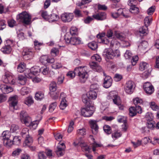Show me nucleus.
Returning <instances> with one entry per match:
<instances>
[{
  "instance_id": "5701e85b",
  "label": "nucleus",
  "mask_w": 159,
  "mask_h": 159,
  "mask_svg": "<svg viewBox=\"0 0 159 159\" xmlns=\"http://www.w3.org/2000/svg\"><path fill=\"white\" fill-rule=\"evenodd\" d=\"M11 48L9 45L4 46L1 49V51L5 54H9L11 52Z\"/></svg>"
},
{
  "instance_id": "c9c22d12",
  "label": "nucleus",
  "mask_w": 159,
  "mask_h": 159,
  "mask_svg": "<svg viewBox=\"0 0 159 159\" xmlns=\"http://www.w3.org/2000/svg\"><path fill=\"white\" fill-rule=\"evenodd\" d=\"M3 143L4 145L7 148L11 147L13 144V142L10 139L3 140Z\"/></svg>"
},
{
  "instance_id": "412c9836",
  "label": "nucleus",
  "mask_w": 159,
  "mask_h": 159,
  "mask_svg": "<svg viewBox=\"0 0 159 159\" xmlns=\"http://www.w3.org/2000/svg\"><path fill=\"white\" fill-rule=\"evenodd\" d=\"M118 11H119V13L121 15H122L124 17L126 18L129 17V13L130 11L128 9L120 8L118 10Z\"/></svg>"
},
{
  "instance_id": "e433bc0d",
  "label": "nucleus",
  "mask_w": 159,
  "mask_h": 159,
  "mask_svg": "<svg viewBox=\"0 0 159 159\" xmlns=\"http://www.w3.org/2000/svg\"><path fill=\"white\" fill-rule=\"evenodd\" d=\"M115 35L116 38L121 40H123L125 38V35L124 34L118 31H115Z\"/></svg>"
},
{
  "instance_id": "de8ad7c7",
  "label": "nucleus",
  "mask_w": 159,
  "mask_h": 159,
  "mask_svg": "<svg viewBox=\"0 0 159 159\" xmlns=\"http://www.w3.org/2000/svg\"><path fill=\"white\" fill-rule=\"evenodd\" d=\"M40 13L43 19L46 20H48L49 18V16L48 15L47 11H41L40 12Z\"/></svg>"
},
{
  "instance_id": "09e8293b",
  "label": "nucleus",
  "mask_w": 159,
  "mask_h": 159,
  "mask_svg": "<svg viewBox=\"0 0 159 159\" xmlns=\"http://www.w3.org/2000/svg\"><path fill=\"white\" fill-rule=\"evenodd\" d=\"M45 152L43 151H40L38 153V159H46L47 158Z\"/></svg>"
},
{
  "instance_id": "473e14b6",
  "label": "nucleus",
  "mask_w": 159,
  "mask_h": 159,
  "mask_svg": "<svg viewBox=\"0 0 159 159\" xmlns=\"http://www.w3.org/2000/svg\"><path fill=\"white\" fill-rule=\"evenodd\" d=\"M44 98V94L41 92L36 93L35 94V99L37 100H41Z\"/></svg>"
},
{
  "instance_id": "423d86ee",
  "label": "nucleus",
  "mask_w": 159,
  "mask_h": 159,
  "mask_svg": "<svg viewBox=\"0 0 159 159\" xmlns=\"http://www.w3.org/2000/svg\"><path fill=\"white\" fill-rule=\"evenodd\" d=\"M20 116L21 121L26 125H28L29 122L32 121L31 118L24 111H22L20 112Z\"/></svg>"
},
{
  "instance_id": "f3484780",
  "label": "nucleus",
  "mask_w": 159,
  "mask_h": 159,
  "mask_svg": "<svg viewBox=\"0 0 159 159\" xmlns=\"http://www.w3.org/2000/svg\"><path fill=\"white\" fill-rule=\"evenodd\" d=\"M0 89L2 92L4 93H8L13 91V88L6 85L3 84L0 86Z\"/></svg>"
},
{
  "instance_id": "ddd939ff",
  "label": "nucleus",
  "mask_w": 159,
  "mask_h": 159,
  "mask_svg": "<svg viewBox=\"0 0 159 159\" xmlns=\"http://www.w3.org/2000/svg\"><path fill=\"white\" fill-rule=\"evenodd\" d=\"M40 61L43 64H46L48 63H52L54 61L53 58H49L47 55H44L41 57L40 59Z\"/></svg>"
},
{
  "instance_id": "a18cd8bd",
  "label": "nucleus",
  "mask_w": 159,
  "mask_h": 159,
  "mask_svg": "<svg viewBox=\"0 0 159 159\" xmlns=\"http://www.w3.org/2000/svg\"><path fill=\"white\" fill-rule=\"evenodd\" d=\"M74 12L76 17H80L83 16V15L82 13V11L79 10L78 8H76L74 11Z\"/></svg>"
},
{
  "instance_id": "a19ab883",
  "label": "nucleus",
  "mask_w": 159,
  "mask_h": 159,
  "mask_svg": "<svg viewBox=\"0 0 159 159\" xmlns=\"http://www.w3.org/2000/svg\"><path fill=\"white\" fill-rule=\"evenodd\" d=\"M90 99L87 93L84 94L82 96V101L85 104L88 103L89 102Z\"/></svg>"
},
{
  "instance_id": "3c124183",
  "label": "nucleus",
  "mask_w": 159,
  "mask_h": 159,
  "mask_svg": "<svg viewBox=\"0 0 159 159\" xmlns=\"http://www.w3.org/2000/svg\"><path fill=\"white\" fill-rule=\"evenodd\" d=\"M29 130L27 128H24L22 130L21 134L22 137L25 138V137L29 135Z\"/></svg>"
},
{
  "instance_id": "603ef678",
  "label": "nucleus",
  "mask_w": 159,
  "mask_h": 159,
  "mask_svg": "<svg viewBox=\"0 0 159 159\" xmlns=\"http://www.w3.org/2000/svg\"><path fill=\"white\" fill-rule=\"evenodd\" d=\"M150 105L151 108L154 111H157L158 110L159 107L155 102H152L150 103Z\"/></svg>"
},
{
  "instance_id": "052dcab7",
  "label": "nucleus",
  "mask_w": 159,
  "mask_h": 159,
  "mask_svg": "<svg viewBox=\"0 0 159 159\" xmlns=\"http://www.w3.org/2000/svg\"><path fill=\"white\" fill-rule=\"evenodd\" d=\"M74 125V122L73 121L71 120L70 121L68 129V132L69 133L71 132L73 129V126Z\"/></svg>"
},
{
  "instance_id": "9d476101",
  "label": "nucleus",
  "mask_w": 159,
  "mask_h": 159,
  "mask_svg": "<svg viewBox=\"0 0 159 159\" xmlns=\"http://www.w3.org/2000/svg\"><path fill=\"white\" fill-rule=\"evenodd\" d=\"M143 88L146 93L148 95H151L154 91L153 86L149 82L145 83L143 84Z\"/></svg>"
},
{
  "instance_id": "864d4df0",
  "label": "nucleus",
  "mask_w": 159,
  "mask_h": 159,
  "mask_svg": "<svg viewBox=\"0 0 159 159\" xmlns=\"http://www.w3.org/2000/svg\"><path fill=\"white\" fill-rule=\"evenodd\" d=\"M133 102L134 104L136 105H140L142 104L143 101L142 99L139 98H136L134 99Z\"/></svg>"
},
{
  "instance_id": "4468645a",
  "label": "nucleus",
  "mask_w": 159,
  "mask_h": 159,
  "mask_svg": "<svg viewBox=\"0 0 159 159\" xmlns=\"http://www.w3.org/2000/svg\"><path fill=\"white\" fill-rule=\"evenodd\" d=\"M104 75L106 76L104 79V82L103 84V87L106 88H108L111 85L112 79L110 76H106L105 73H103Z\"/></svg>"
},
{
  "instance_id": "8fccbe9b",
  "label": "nucleus",
  "mask_w": 159,
  "mask_h": 159,
  "mask_svg": "<svg viewBox=\"0 0 159 159\" xmlns=\"http://www.w3.org/2000/svg\"><path fill=\"white\" fill-rule=\"evenodd\" d=\"M122 134L120 132L115 131L112 134V136L113 138L116 139L120 137Z\"/></svg>"
},
{
  "instance_id": "37998d69",
  "label": "nucleus",
  "mask_w": 159,
  "mask_h": 159,
  "mask_svg": "<svg viewBox=\"0 0 159 159\" xmlns=\"http://www.w3.org/2000/svg\"><path fill=\"white\" fill-rule=\"evenodd\" d=\"M148 66V65L146 63L144 62H141L140 64L139 69L143 71L146 69Z\"/></svg>"
},
{
  "instance_id": "79ce46f5",
  "label": "nucleus",
  "mask_w": 159,
  "mask_h": 159,
  "mask_svg": "<svg viewBox=\"0 0 159 159\" xmlns=\"http://www.w3.org/2000/svg\"><path fill=\"white\" fill-rule=\"evenodd\" d=\"M88 46L90 49L93 50H95L98 47L97 43L94 41L89 43L88 44Z\"/></svg>"
},
{
  "instance_id": "cd10ccee",
  "label": "nucleus",
  "mask_w": 159,
  "mask_h": 159,
  "mask_svg": "<svg viewBox=\"0 0 159 159\" xmlns=\"http://www.w3.org/2000/svg\"><path fill=\"white\" fill-rule=\"evenodd\" d=\"M59 19V16L55 13H52L49 16V18L48 20L49 22H54L58 20Z\"/></svg>"
},
{
  "instance_id": "aec40b11",
  "label": "nucleus",
  "mask_w": 159,
  "mask_h": 159,
  "mask_svg": "<svg viewBox=\"0 0 159 159\" xmlns=\"http://www.w3.org/2000/svg\"><path fill=\"white\" fill-rule=\"evenodd\" d=\"M22 54L24 58L26 59L27 58L30 57V56L33 54V53L30 49L25 48L22 52Z\"/></svg>"
},
{
  "instance_id": "6e6552de",
  "label": "nucleus",
  "mask_w": 159,
  "mask_h": 159,
  "mask_svg": "<svg viewBox=\"0 0 159 159\" xmlns=\"http://www.w3.org/2000/svg\"><path fill=\"white\" fill-rule=\"evenodd\" d=\"M74 17V15L72 13L66 12L61 15V18L63 22H69L72 20Z\"/></svg>"
},
{
  "instance_id": "0eeeda50",
  "label": "nucleus",
  "mask_w": 159,
  "mask_h": 159,
  "mask_svg": "<svg viewBox=\"0 0 159 159\" xmlns=\"http://www.w3.org/2000/svg\"><path fill=\"white\" fill-rule=\"evenodd\" d=\"M65 40L66 43L68 44H70L73 45L78 44L81 43L80 39L76 37H72L70 38L65 36Z\"/></svg>"
},
{
  "instance_id": "f03ea898",
  "label": "nucleus",
  "mask_w": 159,
  "mask_h": 159,
  "mask_svg": "<svg viewBox=\"0 0 159 159\" xmlns=\"http://www.w3.org/2000/svg\"><path fill=\"white\" fill-rule=\"evenodd\" d=\"M95 111V107L93 104H89L86 107L83 108L81 111V114L85 117L91 116Z\"/></svg>"
},
{
  "instance_id": "49530a36",
  "label": "nucleus",
  "mask_w": 159,
  "mask_h": 159,
  "mask_svg": "<svg viewBox=\"0 0 159 159\" xmlns=\"http://www.w3.org/2000/svg\"><path fill=\"white\" fill-rule=\"evenodd\" d=\"M50 93H53L55 92L57 89L56 84L55 82H52L50 84L49 87Z\"/></svg>"
},
{
  "instance_id": "f704fd0d",
  "label": "nucleus",
  "mask_w": 159,
  "mask_h": 159,
  "mask_svg": "<svg viewBox=\"0 0 159 159\" xmlns=\"http://www.w3.org/2000/svg\"><path fill=\"white\" fill-rule=\"evenodd\" d=\"M40 71L44 75H48L50 72L49 68L46 66H44L40 68Z\"/></svg>"
},
{
  "instance_id": "680f3d73",
  "label": "nucleus",
  "mask_w": 159,
  "mask_h": 159,
  "mask_svg": "<svg viewBox=\"0 0 159 159\" xmlns=\"http://www.w3.org/2000/svg\"><path fill=\"white\" fill-rule=\"evenodd\" d=\"M110 44V47L112 48L115 46L116 48H117L119 45V43L115 39H113L111 40Z\"/></svg>"
},
{
  "instance_id": "13d9d810",
  "label": "nucleus",
  "mask_w": 159,
  "mask_h": 159,
  "mask_svg": "<svg viewBox=\"0 0 159 159\" xmlns=\"http://www.w3.org/2000/svg\"><path fill=\"white\" fill-rule=\"evenodd\" d=\"M91 59L93 61H97L100 62L101 61V58L100 56L98 54H95L91 57Z\"/></svg>"
},
{
  "instance_id": "20e7f679",
  "label": "nucleus",
  "mask_w": 159,
  "mask_h": 159,
  "mask_svg": "<svg viewBox=\"0 0 159 159\" xmlns=\"http://www.w3.org/2000/svg\"><path fill=\"white\" fill-rule=\"evenodd\" d=\"M2 80L4 83L14 84L15 80L13 78L12 74L9 72H5L4 75L2 76Z\"/></svg>"
},
{
  "instance_id": "2f4dec72",
  "label": "nucleus",
  "mask_w": 159,
  "mask_h": 159,
  "mask_svg": "<svg viewBox=\"0 0 159 159\" xmlns=\"http://www.w3.org/2000/svg\"><path fill=\"white\" fill-rule=\"evenodd\" d=\"M26 81V79L24 76L20 75L18 77L17 82L21 85H24L25 84Z\"/></svg>"
},
{
  "instance_id": "1a4fd4ad",
  "label": "nucleus",
  "mask_w": 159,
  "mask_h": 159,
  "mask_svg": "<svg viewBox=\"0 0 159 159\" xmlns=\"http://www.w3.org/2000/svg\"><path fill=\"white\" fill-rule=\"evenodd\" d=\"M134 83L131 81H127L125 86V90L126 93L130 94L132 93L134 90Z\"/></svg>"
},
{
  "instance_id": "72a5a7b5",
  "label": "nucleus",
  "mask_w": 159,
  "mask_h": 159,
  "mask_svg": "<svg viewBox=\"0 0 159 159\" xmlns=\"http://www.w3.org/2000/svg\"><path fill=\"white\" fill-rule=\"evenodd\" d=\"M129 11L134 14H137L139 12V9L135 5L131 6L130 8Z\"/></svg>"
},
{
  "instance_id": "4d7b16f0",
  "label": "nucleus",
  "mask_w": 159,
  "mask_h": 159,
  "mask_svg": "<svg viewBox=\"0 0 159 159\" xmlns=\"http://www.w3.org/2000/svg\"><path fill=\"white\" fill-rule=\"evenodd\" d=\"M147 27L143 26L141 27L139 29V32L142 34H147L148 32Z\"/></svg>"
},
{
  "instance_id": "b1692460",
  "label": "nucleus",
  "mask_w": 159,
  "mask_h": 159,
  "mask_svg": "<svg viewBox=\"0 0 159 159\" xmlns=\"http://www.w3.org/2000/svg\"><path fill=\"white\" fill-rule=\"evenodd\" d=\"M30 92V90L29 88L25 86L20 89V93L21 95L24 96L28 94Z\"/></svg>"
},
{
  "instance_id": "39448f33",
  "label": "nucleus",
  "mask_w": 159,
  "mask_h": 159,
  "mask_svg": "<svg viewBox=\"0 0 159 159\" xmlns=\"http://www.w3.org/2000/svg\"><path fill=\"white\" fill-rule=\"evenodd\" d=\"M18 18L24 23L28 25L30 22L31 16L26 12H23L18 16ZM18 18V17H17Z\"/></svg>"
},
{
  "instance_id": "c03bdc74",
  "label": "nucleus",
  "mask_w": 159,
  "mask_h": 159,
  "mask_svg": "<svg viewBox=\"0 0 159 159\" xmlns=\"http://www.w3.org/2000/svg\"><path fill=\"white\" fill-rule=\"evenodd\" d=\"M152 21V18L151 16H147L144 20V23L145 26L148 27L149 25Z\"/></svg>"
},
{
  "instance_id": "bf43d9fd",
  "label": "nucleus",
  "mask_w": 159,
  "mask_h": 159,
  "mask_svg": "<svg viewBox=\"0 0 159 159\" xmlns=\"http://www.w3.org/2000/svg\"><path fill=\"white\" fill-rule=\"evenodd\" d=\"M104 131L107 134H110L111 133V131L110 126L108 125H105L103 127Z\"/></svg>"
},
{
  "instance_id": "a878e982",
  "label": "nucleus",
  "mask_w": 159,
  "mask_h": 159,
  "mask_svg": "<svg viewBox=\"0 0 159 159\" xmlns=\"http://www.w3.org/2000/svg\"><path fill=\"white\" fill-rule=\"evenodd\" d=\"M65 149L61 148V146H57L56 153L58 157L63 156L65 153Z\"/></svg>"
},
{
  "instance_id": "c756f323",
  "label": "nucleus",
  "mask_w": 159,
  "mask_h": 159,
  "mask_svg": "<svg viewBox=\"0 0 159 159\" xmlns=\"http://www.w3.org/2000/svg\"><path fill=\"white\" fill-rule=\"evenodd\" d=\"M26 68L25 64L24 63H20L18 66L17 69L18 72L20 73L23 72Z\"/></svg>"
},
{
  "instance_id": "ea45409f",
  "label": "nucleus",
  "mask_w": 159,
  "mask_h": 159,
  "mask_svg": "<svg viewBox=\"0 0 159 159\" xmlns=\"http://www.w3.org/2000/svg\"><path fill=\"white\" fill-rule=\"evenodd\" d=\"M73 144L75 146L79 145L81 146L82 149L87 146L86 144L84 142L81 141H78L77 140L75 141L74 142Z\"/></svg>"
},
{
  "instance_id": "7ed1b4c3",
  "label": "nucleus",
  "mask_w": 159,
  "mask_h": 159,
  "mask_svg": "<svg viewBox=\"0 0 159 159\" xmlns=\"http://www.w3.org/2000/svg\"><path fill=\"white\" fill-rule=\"evenodd\" d=\"M40 71V68L39 67L35 66L30 69H27L24 74L26 77L31 78L33 77V75H38Z\"/></svg>"
},
{
  "instance_id": "c85d7f7f",
  "label": "nucleus",
  "mask_w": 159,
  "mask_h": 159,
  "mask_svg": "<svg viewBox=\"0 0 159 159\" xmlns=\"http://www.w3.org/2000/svg\"><path fill=\"white\" fill-rule=\"evenodd\" d=\"M25 138L24 142V144H25L24 146H27L32 144L33 142V140L32 138L29 135L28 136L25 137Z\"/></svg>"
},
{
  "instance_id": "69168bd1",
  "label": "nucleus",
  "mask_w": 159,
  "mask_h": 159,
  "mask_svg": "<svg viewBox=\"0 0 159 159\" xmlns=\"http://www.w3.org/2000/svg\"><path fill=\"white\" fill-rule=\"evenodd\" d=\"M90 90L96 91L97 92V91L98 89L99 86L97 84H92L90 85Z\"/></svg>"
},
{
  "instance_id": "2eb2a0df",
  "label": "nucleus",
  "mask_w": 159,
  "mask_h": 159,
  "mask_svg": "<svg viewBox=\"0 0 159 159\" xmlns=\"http://www.w3.org/2000/svg\"><path fill=\"white\" fill-rule=\"evenodd\" d=\"M10 106L14 109H16L15 107L17 106L18 102V98L16 96L11 97L9 98Z\"/></svg>"
},
{
  "instance_id": "338daca9",
  "label": "nucleus",
  "mask_w": 159,
  "mask_h": 159,
  "mask_svg": "<svg viewBox=\"0 0 159 159\" xmlns=\"http://www.w3.org/2000/svg\"><path fill=\"white\" fill-rule=\"evenodd\" d=\"M57 105L56 102L52 103L49 107V111L50 112H52L56 108Z\"/></svg>"
},
{
  "instance_id": "dca6fc26",
  "label": "nucleus",
  "mask_w": 159,
  "mask_h": 159,
  "mask_svg": "<svg viewBox=\"0 0 159 159\" xmlns=\"http://www.w3.org/2000/svg\"><path fill=\"white\" fill-rule=\"evenodd\" d=\"M112 53V50L111 49H106L103 52L102 55L106 59H112L113 56Z\"/></svg>"
},
{
  "instance_id": "6e6d98bb",
  "label": "nucleus",
  "mask_w": 159,
  "mask_h": 159,
  "mask_svg": "<svg viewBox=\"0 0 159 159\" xmlns=\"http://www.w3.org/2000/svg\"><path fill=\"white\" fill-rule=\"evenodd\" d=\"M64 79V76L63 75H60L57 79V83L58 84H61L63 83Z\"/></svg>"
},
{
  "instance_id": "f257e3e1",
  "label": "nucleus",
  "mask_w": 159,
  "mask_h": 159,
  "mask_svg": "<svg viewBox=\"0 0 159 159\" xmlns=\"http://www.w3.org/2000/svg\"><path fill=\"white\" fill-rule=\"evenodd\" d=\"M88 68L86 66H79L75 68L74 72L79 77L80 82L84 83L88 77Z\"/></svg>"
},
{
  "instance_id": "a211bd4d",
  "label": "nucleus",
  "mask_w": 159,
  "mask_h": 159,
  "mask_svg": "<svg viewBox=\"0 0 159 159\" xmlns=\"http://www.w3.org/2000/svg\"><path fill=\"white\" fill-rule=\"evenodd\" d=\"M112 92H111L110 95L114 103L117 106H120L121 104V101L120 97L117 95H114Z\"/></svg>"
},
{
  "instance_id": "4c0bfd02",
  "label": "nucleus",
  "mask_w": 159,
  "mask_h": 159,
  "mask_svg": "<svg viewBox=\"0 0 159 159\" xmlns=\"http://www.w3.org/2000/svg\"><path fill=\"white\" fill-rule=\"evenodd\" d=\"M92 1V0H82L81 2L78 4V6L80 7L81 9L85 8V6L84 5L91 2Z\"/></svg>"
},
{
  "instance_id": "393cba45",
  "label": "nucleus",
  "mask_w": 159,
  "mask_h": 159,
  "mask_svg": "<svg viewBox=\"0 0 159 159\" xmlns=\"http://www.w3.org/2000/svg\"><path fill=\"white\" fill-rule=\"evenodd\" d=\"M24 103L28 106H30L34 103V100L31 96L26 98L24 101Z\"/></svg>"
},
{
  "instance_id": "e2e57ef3",
  "label": "nucleus",
  "mask_w": 159,
  "mask_h": 159,
  "mask_svg": "<svg viewBox=\"0 0 159 159\" xmlns=\"http://www.w3.org/2000/svg\"><path fill=\"white\" fill-rule=\"evenodd\" d=\"M145 118H146L147 121L152 120L153 118L152 114L151 113L148 112L145 115Z\"/></svg>"
},
{
  "instance_id": "9b49d317",
  "label": "nucleus",
  "mask_w": 159,
  "mask_h": 159,
  "mask_svg": "<svg viewBox=\"0 0 159 159\" xmlns=\"http://www.w3.org/2000/svg\"><path fill=\"white\" fill-rule=\"evenodd\" d=\"M129 115L131 117L135 116L137 113H141L142 112L141 107L139 106L131 107L129 109Z\"/></svg>"
},
{
  "instance_id": "58836bf2",
  "label": "nucleus",
  "mask_w": 159,
  "mask_h": 159,
  "mask_svg": "<svg viewBox=\"0 0 159 159\" xmlns=\"http://www.w3.org/2000/svg\"><path fill=\"white\" fill-rule=\"evenodd\" d=\"M155 123L153 120L148 121L147 122V127L149 129H153L155 126Z\"/></svg>"
},
{
  "instance_id": "0e129e2a",
  "label": "nucleus",
  "mask_w": 159,
  "mask_h": 159,
  "mask_svg": "<svg viewBox=\"0 0 159 159\" xmlns=\"http://www.w3.org/2000/svg\"><path fill=\"white\" fill-rule=\"evenodd\" d=\"M62 66L60 62L55 63L52 66V68L55 69H59Z\"/></svg>"
},
{
  "instance_id": "bb28decb",
  "label": "nucleus",
  "mask_w": 159,
  "mask_h": 159,
  "mask_svg": "<svg viewBox=\"0 0 159 159\" xmlns=\"http://www.w3.org/2000/svg\"><path fill=\"white\" fill-rule=\"evenodd\" d=\"M96 91L90 90L88 93V95L90 99H95L97 97V93Z\"/></svg>"
},
{
  "instance_id": "4be33fe9",
  "label": "nucleus",
  "mask_w": 159,
  "mask_h": 159,
  "mask_svg": "<svg viewBox=\"0 0 159 159\" xmlns=\"http://www.w3.org/2000/svg\"><path fill=\"white\" fill-rule=\"evenodd\" d=\"M39 122V121L36 120L32 122L30 121L28 123V125H26L27 126L30 127L31 129H35L37 127L38 125Z\"/></svg>"
},
{
  "instance_id": "7c9ffc66",
  "label": "nucleus",
  "mask_w": 159,
  "mask_h": 159,
  "mask_svg": "<svg viewBox=\"0 0 159 159\" xmlns=\"http://www.w3.org/2000/svg\"><path fill=\"white\" fill-rule=\"evenodd\" d=\"M2 137L3 140L9 139L11 137V133L8 131H4L2 134Z\"/></svg>"
},
{
  "instance_id": "774afa93",
  "label": "nucleus",
  "mask_w": 159,
  "mask_h": 159,
  "mask_svg": "<svg viewBox=\"0 0 159 159\" xmlns=\"http://www.w3.org/2000/svg\"><path fill=\"white\" fill-rule=\"evenodd\" d=\"M86 130L84 128L79 129L77 131V134L79 135L83 136L85 135Z\"/></svg>"
},
{
  "instance_id": "6ab92c4d",
  "label": "nucleus",
  "mask_w": 159,
  "mask_h": 159,
  "mask_svg": "<svg viewBox=\"0 0 159 159\" xmlns=\"http://www.w3.org/2000/svg\"><path fill=\"white\" fill-rule=\"evenodd\" d=\"M92 129V131L94 134H96L98 131V126L97 124V122L94 120H91L89 121Z\"/></svg>"
},
{
  "instance_id": "5fc2aeb1",
  "label": "nucleus",
  "mask_w": 159,
  "mask_h": 159,
  "mask_svg": "<svg viewBox=\"0 0 159 159\" xmlns=\"http://www.w3.org/2000/svg\"><path fill=\"white\" fill-rule=\"evenodd\" d=\"M70 33L72 36L77 35L78 34L77 28L75 26L72 27L70 29Z\"/></svg>"
},
{
  "instance_id": "f8f14e48",
  "label": "nucleus",
  "mask_w": 159,
  "mask_h": 159,
  "mask_svg": "<svg viewBox=\"0 0 159 159\" xmlns=\"http://www.w3.org/2000/svg\"><path fill=\"white\" fill-rule=\"evenodd\" d=\"M66 94L62 93L60 95V98L61 99V102L59 106L61 109H64L67 106V101L65 99Z\"/></svg>"
}]
</instances>
